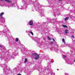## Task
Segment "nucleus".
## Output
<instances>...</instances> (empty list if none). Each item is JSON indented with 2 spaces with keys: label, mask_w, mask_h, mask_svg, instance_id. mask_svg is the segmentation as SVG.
Masks as SVG:
<instances>
[{
  "label": "nucleus",
  "mask_w": 75,
  "mask_h": 75,
  "mask_svg": "<svg viewBox=\"0 0 75 75\" xmlns=\"http://www.w3.org/2000/svg\"><path fill=\"white\" fill-rule=\"evenodd\" d=\"M51 62H52L51 61V60H50V62H48V64H51Z\"/></svg>",
  "instance_id": "obj_29"
},
{
  "label": "nucleus",
  "mask_w": 75,
  "mask_h": 75,
  "mask_svg": "<svg viewBox=\"0 0 75 75\" xmlns=\"http://www.w3.org/2000/svg\"><path fill=\"white\" fill-rule=\"evenodd\" d=\"M0 47H1V48L2 47L3 48H5V47H4V46H1L0 45Z\"/></svg>",
  "instance_id": "obj_21"
},
{
  "label": "nucleus",
  "mask_w": 75,
  "mask_h": 75,
  "mask_svg": "<svg viewBox=\"0 0 75 75\" xmlns=\"http://www.w3.org/2000/svg\"><path fill=\"white\" fill-rule=\"evenodd\" d=\"M55 12V11H54V10H53Z\"/></svg>",
  "instance_id": "obj_38"
},
{
  "label": "nucleus",
  "mask_w": 75,
  "mask_h": 75,
  "mask_svg": "<svg viewBox=\"0 0 75 75\" xmlns=\"http://www.w3.org/2000/svg\"><path fill=\"white\" fill-rule=\"evenodd\" d=\"M8 8H9V6H8Z\"/></svg>",
  "instance_id": "obj_40"
},
{
  "label": "nucleus",
  "mask_w": 75,
  "mask_h": 75,
  "mask_svg": "<svg viewBox=\"0 0 75 75\" xmlns=\"http://www.w3.org/2000/svg\"><path fill=\"white\" fill-rule=\"evenodd\" d=\"M30 33L32 35H34L33 34V32H32L30 31Z\"/></svg>",
  "instance_id": "obj_27"
},
{
  "label": "nucleus",
  "mask_w": 75,
  "mask_h": 75,
  "mask_svg": "<svg viewBox=\"0 0 75 75\" xmlns=\"http://www.w3.org/2000/svg\"><path fill=\"white\" fill-rule=\"evenodd\" d=\"M50 4V3H49Z\"/></svg>",
  "instance_id": "obj_44"
},
{
  "label": "nucleus",
  "mask_w": 75,
  "mask_h": 75,
  "mask_svg": "<svg viewBox=\"0 0 75 75\" xmlns=\"http://www.w3.org/2000/svg\"><path fill=\"white\" fill-rule=\"evenodd\" d=\"M59 1H62V0H59Z\"/></svg>",
  "instance_id": "obj_31"
},
{
  "label": "nucleus",
  "mask_w": 75,
  "mask_h": 75,
  "mask_svg": "<svg viewBox=\"0 0 75 75\" xmlns=\"http://www.w3.org/2000/svg\"><path fill=\"white\" fill-rule=\"evenodd\" d=\"M32 55L33 57H35L34 58L35 59H38V58H40L39 55L38 54L36 53H33Z\"/></svg>",
  "instance_id": "obj_3"
},
{
  "label": "nucleus",
  "mask_w": 75,
  "mask_h": 75,
  "mask_svg": "<svg viewBox=\"0 0 75 75\" xmlns=\"http://www.w3.org/2000/svg\"><path fill=\"white\" fill-rule=\"evenodd\" d=\"M4 14V13H2L0 14V25H3V22H4V18L3 17V15Z\"/></svg>",
  "instance_id": "obj_2"
},
{
  "label": "nucleus",
  "mask_w": 75,
  "mask_h": 75,
  "mask_svg": "<svg viewBox=\"0 0 75 75\" xmlns=\"http://www.w3.org/2000/svg\"><path fill=\"white\" fill-rule=\"evenodd\" d=\"M5 1H6L8 3H11V1H9L8 0H5Z\"/></svg>",
  "instance_id": "obj_13"
},
{
  "label": "nucleus",
  "mask_w": 75,
  "mask_h": 75,
  "mask_svg": "<svg viewBox=\"0 0 75 75\" xmlns=\"http://www.w3.org/2000/svg\"><path fill=\"white\" fill-rule=\"evenodd\" d=\"M68 30H65L64 32V33L67 34H68Z\"/></svg>",
  "instance_id": "obj_14"
},
{
  "label": "nucleus",
  "mask_w": 75,
  "mask_h": 75,
  "mask_svg": "<svg viewBox=\"0 0 75 75\" xmlns=\"http://www.w3.org/2000/svg\"><path fill=\"white\" fill-rule=\"evenodd\" d=\"M74 18H75V17H74Z\"/></svg>",
  "instance_id": "obj_37"
},
{
  "label": "nucleus",
  "mask_w": 75,
  "mask_h": 75,
  "mask_svg": "<svg viewBox=\"0 0 75 75\" xmlns=\"http://www.w3.org/2000/svg\"><path fill=\"white\" fill-rule=\"evenodd\" d=\"M57 70H58V69H57Z\"/></svg>",
  "instance_id": "obj_43"
},
{
  "label": "nucleus",
  "mask_w": 75,
  "mask_h": 75,
  "mask_svg": "<svg viewBox=\"0 0 75 75\" xmlns=\"http://www.w3.org/2000/svg\"><path fill=\"white\" fill-rule=\"evenodd\" d=\"M44 57L46 59H48V56H44Z\"/></svg>",
  "instance_id": "obj_12"
},
{
  "label": "nucleus",
  "mask_w": 75,
  "mask_h": 75,
  "mask_svg": "<svg viewBox=\"0 0 75 75\" xmlns=\"http://www.w3.org/2000/svg\"><path fill=\"white\" fill-rule=\"evenodd\" d=\"M72 5L74 6H75V3H72Z\"/></svg>",
  "instance_id": "obj_25"
},
{
  "label": "nucleus",
  "mask_w": 75,
  "mask_h": 75,
  "mask_svg": "<svg viewBox=\"0 0 75 75\" xmlns=\"http://www.w3.org/2000/svg\"><path fill=\"white\" fill-rule=\"evenodd\" d=\"M74 62H75V60L74 61Z\"/></svg>",
  "instance_id": "obj_42"
},
{
  "label": "nucleus",
  "mask_w": 75,
  "mask_h": 75,
  "mask_svg": "<svg viewBox=\"0 0 75 75\" xmlns=\"http://www.w3.org/2000/svg\"><path fill=\"white\" fill-rule=\"evenodd\" d=\"M66 57H67V56H66V55H63V57L64 58H65Z\"/></svg>",
  "instance_id": "obj_26"
},
{
  "label": "nucleus",
  "mask_w": 75,
  "mask_h": 75,
  "mask_svg": "<svg viewBox=\"0 0 75 75\" xmlns=\"http://www.w3.org/2000/svg\"><path fill=\"white\" fill-rule=\"evenodd\" d=\"M54 1V0H49V1H50V2H51V3H54V1Z\"/></svg>",
  "instance_id": "obj_17"
},
{
  "label": "nucleus",
  "mask_w": 75,
  "mask_h": 75,
  "mask_svg": "<svg viewBox=\"0 0 75 75\" xmlns=\"http://www.w3.org/2000/svg\"><path fill=\"white\" fill-rule=\"evenodd\" d=\"M41 71H43V69H41Z\"/></svg>",
  "instance_id": "obj_35"
},
{
  "label": "nucleus",
  "mask_w": 75,
  "mask_h": 75,
  "mask_svg": "<svg viewBox=\"0 0 75 75\" xmlns=\"http://www.w3.org/2000/svg\"><path fill=\"white\" fill-rule=\"evenodd\" d=\"M47 39H48V40H51V38H50V37L49 36H48L47 37Z\"/></svg>",
  "instance_id": "obj_23"
},
{
  "label": "nucleus",
  "mask_w": 75,
  "mask_h": 75,
  "mask_svg": "<svg viewBox=\"0 0 75 75\" xmlns=\"http://www.w3.org/2000/svg\"><path fill=\"white\" fill-rule=\"evenodd\" d=\"M68 3L71 4V2L70 1H68Z\"/></svg>",
  "instance_id": "obj_30"
},
{
  "label": "nucleus",
  "mask_w": 75,
  "mask_h": 75,
  "mask_svg": "<svg viewBox=\"0 0 75 75\" xmlns=\"http://www.w3.org/2000/svg\"><path fill=\"white\" fill-rule=\"evenodd\" d=\"M26 4H27V3H26Z\"/></svg>",
  "instance_id": "obj_39"
},
{
  "label": "nucleus",
  "mask_w": 75,
  "mask_h": 75,
  "mask_svg": "<svg viewBox=\"0 0 75 75\" xmlns=\"http://www.w3.org/2000/svg\"><path fill=\"white\" fill-rule=\"evenodd\" d=\"M47 72L48 73V74H50V73H51V72H52V70L51 69L49 68L47 70Z\"/></svg>",
  "instance_id": "obj_7"
},
{
  "label": "nucleus",
  "mask_w": 75,
  "mask_h": 75,
  "mask_svg": "<svg viewBox=\"0 0 75 75\" xmlns=\"http://www.w3.org/2000/svg\"><path fill=\"white\" fill-rule=\"evenodd\" d=\"M18 54V53H13L12 55H11V57L12 58H14V56H16V55H17Z\"/></svg>",
  "instance_id": "obj_6"
},
{
  "label": "nucleus",
  "mask_w": 75,
  "mask_h": 75,
  "mask_svg": "<svg viewBox=\"0 0 75 75\" xmlns=\"http://www.w3.org/2000/svg\"><path fill=\"white\" fill-rule=\"evenodd\" d=\"M5 30L3 31H0V36L2 37L3 35H7L8 33V31L9 30L7 29V28H5Z\"/></svg>",
  "instance_id": "obj_1"
},
{
  "label": "nucleus",
  "mask_w": 75,
  "mask_h": 75,
  "mask_svg": "<svg viewBox=\"0 0 75 75\" xmlns=\"http://www.w3.org/2000/svg\"><path fill=\"white\" fill-rule=\"evenodd\" d=\"M53 41H55V40H54V39L53 38Z\"/></svg>",
  "instance_id": "obj_33"
},
{
  "label": "nucleus",
  "mask_w": 75,
  "mask_h": 75,
  "mask_svg": "<svg viewBox=\"0 0 75 75\" xmlns=\"http://www.w3.org/2000/svg\"><path fill=\"white\" fill-rule=\"evenodd\" d=\"M58 11H56L55 12H54V16H57V14H58Z\"/></svg>",
  "instance_id": "obj_10"
},
{
  "label": "nucleus",
  "mask_w": 75,
  "mask_h": 75,
  "mask_svg": "<svg viewBox=\"0 0 75 75\" xmlns=\"http://www.w3.org/2000/svg\"><path fill=\"white\" fill-rule=\"evenodd\" d=\"M16 42L18 41V38H16Z\"/></svg>",
  "instance_id": "obj_24"
},
{
  "label": "nucleus",
  "mask_w": 75,
  "mask_h": 75,
  "mask_svg": "<svg viewBox=\"0 0 75 75\" xmlns=\"http://www.w3.org/2000/svg\"><path fill=\"white\" fill-rule=\"evenodd\" d=\"M0 1H3L4 0H0Z\"/></svg>",
  "instance_id": "obj_32"
},
{
  "label": "nucleus",
  "mask_w": 75,
  "mask_h": 75,
  "mask_svg": "<svg viewBox=\"0 0 75 75\" xmlns=\"http://www.w3.org/2000/svg\"><path fill=\"white\" fill-rule=\"evenodd\" d=\"M71 37L72 38L73 40V42H74V43H75V39L74 40V38H75V36L73 35H72L71 36Z\"/></svg>",
  "instance_id": "obj_8"
},
{
  "label": "nucleus",
  "mask_w": 75,
  "mask_h": 75,
  "mask_svg": "<svg viewBox=\"0 0 75 75\" xmlns=\"http://www.w3.org/2000/svg\"><path fill=\"white\" fill-rule=\"evenodd\" d=\"M40 8H41V6H39V8H38V10L39 11V12L40 13V14H41V16L42 17V16H44V15L43 14V11H44V10L42 9H40Z\"/></svg>",
  "instance_id": "obj_4"
},
{
  "label": "nucleus",
  "mask_w": 75,
  "mask_h": 75,
  "mask_svg": "<svg viewBox=\"0 0 75 75\" xmlns=\"http://www.w3.org/2000/svg\"><path fill=\"white\" fill-rule=\"evenodd\" d=\"M33 20H31L29 22V25H33Z\"/></svg>",
  "instance_id": "obj_9"
},
{
  "label": "nucleus",
  "mask_w": 75,
  "mask_h": 75,
  "mask_svg": "<svg viewBox=\"0 0 75 75\" xmlns=\"http://www.w3.org/2000/svg\"><path fill=\"white\" fill-rule=\"evenodd\" d=\"M49 75H54V73L52 72L50 73H49Z\"/></svg>",
  "instance_id": "obj_16"
},
{
  "label": "nucleus",
  "mask_w": 75,
  "mask_h": 75,
  "mask_svg": "<svg viewBox=\"0 0 75 75\" xmlns=\"http://www.w3.org/2000/svg\"><path fill=\"white\" fill-rule=\"evenodd\" d=\"M10 6L11 7H14V6H15V5H14V4H12Z\"/></svg>",
  "instance_id": "obj_20"
},
{
  "label": "nucleus",
  "mask_w": 75,
  "mask_h": 75,
  "mask_svg": "<svg viewBox=\"0 0 75 75\" xmlns=\"http://www.w3.org/2000/svg\"><path fill=\"white\" fill-rule=\"evenodd\" d=\"M69 20V17H66L64 19L65 21H67V20Z\"/></svg>",
  "instance_id": "obj_15"
},
{
  "label": "nucleus",
  "mask_w": 75,
  "mask_h": 75,
  "mask_svg": "<svg viewBox=\"0 0 75 75\" xmlns=\"http://www.w3.org/2000/svg\"><path fill=\"white\" fill-rule=\"evenodd\" d=\"M47 20L48 21V22H49V23H51V20H52L51 19H50V18H47Z\"/></svg>",
  "instance_id": "obj_11"
},
{
  "label": "nucleus",
  "mask_w": 75,
  "mask_h": 75,
  "mask_svg": "<svg viewBox=\"0 0 75 75\" xmlns=\"http://www.w3.org/2000/svg\"><path fill=\"white\" fill-rule=\"evenodd\" d=\"M63 27H64V28H68V26L66 25H63Z\"/></svg>",
  "instance_id": "obj_18"
},
{
  "label": "nucleus",
  "mask_w": 75,
  "mask_h": 75,
  "mask_svg": "<svg viewBox=\"0 0 75 75\" xmlns=\"http://www.w3.org/2000/svg\"><path fill=\"white\" fill-rule=\"evenodd\" d=\"M21 52H22V54H24V52H23V51H21Z\"/></svg>",
  "instance_id": "obj_34"
},
{
  "label": "nucleus",
  "mask_w": 75,
  "mask_h": 75,
  "mask_svg": "<svg viewBox=\"0 0 75 75\" xmlns=\"http://www.w3.org/2000/svg\"><path fill=\"white\" fill-rule=\"evenodd\" d=\"M62 41L64 44H65V39H63L62 40Z\"/></svg>",
  "instance_id": "obj_22"
},
{
  "label": "nucleus",
  "mask_w": 75,
  "mask_h": 75,
  "mask_svg": "<svg viewBox=\"0 0 75 75\" xmlns=\"http://www.w3.org/2000/svg\"><path fill=\"white\" fill-rule=\"evenodd\" d=\"M6 37H7V35H6Z\"/></svg>",
  "instance_id": "obj_41"
},
{
  "label": "nucleus",
  "mask_w": 75,
  "mask_h": 75,
  "mask_svg": "<svg viewBox=\"0 0 75 75\" xmlns=\"http://www.w3.org/2000/svg\"><path fill=\"white\" fill-rule=\"evenodd\" d=\"M4 71H3V72L4 74H6V71H5V69H7L8 68V67H7V66L5 64H4Z\"/></svg>",
  "instance_id": "obj_5"
},
{
  "label": "nucleus",
  "mask_w": 75,
  "mask_h": 75,
  "mask_svg": "<svg viewBox=\"0 0 75 75\" xmlns=\"http://www.w3.org/2000/svg\"><path fill=\"white\" fill-rule=\"evenodd\" d=\"M50 44H54V42L53 41L51 42H50Z\"/></svg>",
  "instance_id": "obj_28"
},
{
  "label": "nucleus",
  "mask_w": 75,
  "mask_h": 75,
  "mask_svg": "<svg viewBox=\"0 0 75 75\" xmlns=\"http://www.w3.org/2000/svg\"><path fill=\"white\" fill-rule=\"evenodd\" d=\"M7 37V38H9V37Z\"/></svg>",
  "instance_id": "obj_36"
},
{
  "label": "nucleus",
  "mask_w": 75,
  "mask_h": 75,
  "mask_svg": "<svg viewBox=\"0 0 75 75\" xmlns=\"http://www.w3.org/2000/svg\"><path fill=\"white\" fill-rule=\"evenodd\" d=\"M27 59L26 58H25L24 62L25 63H27Z\"/></svg>",
  "instance_id": "obj_19"
}]
</instances>
